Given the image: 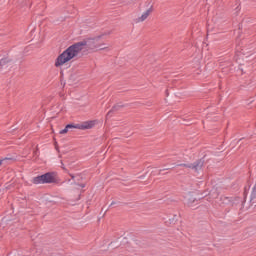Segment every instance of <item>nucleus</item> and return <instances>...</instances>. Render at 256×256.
I'll return each mask as SVG.
<instances>
[{
	"label": "nucleus",
	"mask_w": 256,
	"mask_h": 256,
	"mask_svg": "<svg viewBox=\"0 0 256 256\" xmlns=\"http://www.w3.org/2000/svg\"><path fill=\"white\" fill-rule=\"evenodd\" d=\"M99 39H101V36L71 45L57 57L55 67H61L65 65V63H69L71 59H75V57H77V55H79V53L87 46H89L90 49H99L100 51L107 49V47H101V45L97 44Z\"/></svg>",
	"instance_id": "nucleus-1"
},
{
	"label": "nucleus",
	"mask_w": 256,
	"mask_h": 256,
	"mask_svg": "<svg viewBox=\"0 0 256 256\" xmlns=\"http://www.w3.org/2000/svg\"><path fill=\"white\" fill-rule=\"evenodd\" d=\"M92 127H95V121H87L82 124H68L64 129L60 131V135H65V133H69V129H92Z\"/></svg>",
	"instance_id": "nucleus-2"
},
{
	"label": "nucleus",
	"mask_w": 256,
	"mask_h": 256,
	"mask_svg": "<svg viewBox=\"0 0 256 256\" xmlns=\"http://www.w3.org/2000/svg\"><path fill=\"white\" fill-rule=\"evenodd\" d=\"M32 183L34 185H45L46 183H55V176L48 172L43 175L32 178Z\"/></svg>",
	"instance_id": "nucleus-3"
},
{
	"label": "nucleus",
	"mask_w": 256,
	"mask_h": 256,
	"mask_svg": "<svg viewBox=\"0 0 256 256\" xmlns=\"http://www.w3.org/2000/svg\"><path fill=\"white\" fill-rule=\"evenodd\" d=\"M178 167H187L188 169H193L194 171H201V169H203V160H198L193 164H178Z\"/></svg>",
	"instance_id": "nucleus-4"
},
{
	"label": "nucleus",
	"mask_w": 256,
	"mask_h": 256,
	"mask_svg": "<svg viewBox=\"0 0 256 256\" xmlns=\"http://www.w3.org/2000/svg\"><path fill=\"white\" fill-rule=\"evenodd\" d=\"M72 181L71 185H79V187H85V184H79V181H81V176L80 175H74V174H69Z\"/></svg>",
	"instance_id": "nucleus-5"
},
{
	"label": "nucleus",
	"mask_w": 256,
	"mask_h": 256,
	"mask_svg": "<svg viewBox=\"0 0 256 256\" xmlns=\"http://www.w3.org/2000/svg\"><path fill=\"white\" fill-rule=\"evenodd\" d=\"M151 13H153V8H149L148 10H146L141 17H139L137 19L138 23H143V21H145L147 19V17H149L151 15Z\"/></svg>",
	"instance_id": "nucleus-6"
},
{
	"label": "nucleus",
	"mask_w": 256,
	"mask_h": 256,
	"mask_svg": "<svg viewBox=\"0 0 256 256\" xmlns=\"http://www.w3.org/2000/svg\"><path fill=\"white\" fill-rule=\"evenodd\" d=\"M185 201L189 207H193V204L197 201V199H195L192 194H187L185 196Z\"/></svg>",
	"instance_id": "nucleus-7"
},
{
	"label": "nucleus",
	"mask_w": 256,
	"mask_h": 256,
	"mask_svg": "<svg viewBox=\"0 0 256 256\" xmlns=\"http://www.w3.org/2000/svg\"><path fill=\"white\" fill-rule=\"evenodd\" d=\"M123 107V104L121 103H118L116 104L115 106H113V108L111 109V111L108 112L107 115H111V113H113V111H119V109Z\"/></svg>",
	"instance_id": "nucleus-8"
},
{
	"label": "nucleus",
	"mask_w": 256,
	"mask_h": 256,
	"mask_svg": "<svg viewBox=\"0 0 256 256\" xmlns=\"http://www.w3.org/2000/svg\"><path fill=\"white\" fill-rule=\"evenodd\" d=\"M7 63H11V60H9L8 58H2L0 60V66L1 67H5L7 65Z\"/></svg>",
	"instance_id": "nucleus-9"
},
{
	"label": "nucleus",
	"mask_w": 256,
	"mask_h": 256,
	"mask_svg": "<svg viewBox=\"0 0 256 256\" xmlns=\"http://www.w3.org/2000/svg\"><path fill=\"white\" fill-rule=\"evenodd\" d=\"M1 165H3V161L0 160V167H1Z\"/></svg>",
	"instance_id": "nucleus-10"
},
{
	"label": "nucleus",
	"mask_w": 256,
	"mask_h": 256,
	"mask_svg": "<svg viewBox=\"0 0 256 256\" xmlns=\"http://www.w3.org/2000/svg\"><path fill=\"white\" fill-rule=\"evenodd\" d=\"M168 170H169V168L164 169V171H168Z\"/></svg>",
	"instance_id": "nucleus-11"
},
{
	"label": "nucleus",
	"mask_w": 256,
	"mask_h": 256,
	"mask_svg": "<svg viewBox=\"0 0 256 256\" xmlns=\"http://www.w3.org/2000/svg\"><path fill=\"white\" fill-rule=\"evenodd\" d=\"M68 183H71V179H68Z\"/></svg>",
	"instance_id": "nucleus-12"
},
{
	"label": "nucleus",
	"mask_w": 256,
	"mask_h": 256,
	"mask_svg": "<svg viewBox=\"0 0 256 256\" xmlns=\"http://www.w3.org/2000/svg\"><path fill=\"white\" fill-rule=\"evenodd\" d=\"M110 205H115V202H112Z\"/></svg>",
	"instance_id": "nucleus-13"
}]
</instances>
